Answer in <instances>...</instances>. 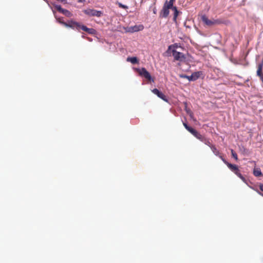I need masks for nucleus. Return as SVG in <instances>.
Here are the masks:
<instances>
[{
  "instance_id": "a878e982",
  "label": "nucleus",
  "mask_w": 263,
  "mask_h": 263,
  "mask_svg": "<svg viewBox=\"0 0 263 263\" xmlns=\"http://www.w3.org/2000/svg\"><path fill=\"white\" fill-rule=\"evenodd\" d=\"M205 137L204 136H203L202 135H201L200 137H198V139L199 140H200L201 141H202V142H203L204 140L205 139Z\"/></svg>"
},
{
  "instance_id": "f257e3e1",
  "label": "nucleus",
  "mask_w": 263,
  "mask_h": 263,
  "mask_svg": "<svg viewBox=\"0 0 263 263\" xmlns=\"http://www.w3.org/2000/svg\"><path fill=\"white\" fill-rule=\"evenodd\" d=\"M201 20L204 23V24L208 26H212L216 25H219L223 23V21L219 19H212L209 20L208 17L203 15L201 16Z\"/></svg>"
},
{
  "instance_id": "393cba45",
  "label": "nucleus",
  "mask_w": 263,
  "mask_h": 263,
  "mask_svg": "<svg viewBox=\"0 0 263 263\" xmlns=\"http://www.w3.org/2000/svg\"><path fill=\"white\" fill-rule=\"evenodd\" d=\"M238 177H239L242 180L245 181V179L244 177L240 174L239 171L236 174Z\"/></svg>"
},
{
  "instance_id": "ddd939ff",
  "label": "nucleus",
  "mask_w": 263,
  "mask_h": 263,
  "mask_svg": "<svg viewBox=\"0 0 263 263\" xmlns=\"http://www.w3.org/2000/svg\"><path fill=\"white\" fill-rule=\"evenodd\" d=\"M253 174L256 177H260L262 176V174L260 168H255L253 171Z\"/></svg>"
},
{
  "instance_id": "2eb2a0df",
  "label": "nucleus",
  "mask_w": 263,
  "mask_h": 263,
  "mask_svg": "<svg viewBox=\"0 0 263 263\" xmlns=\"http://www.w3.org/2000/svg\"><path fill=\"white\" fill-rule=\"evenodd\" d=\"M127 61L130 62L133 64L138 63V60L136 57H128L127 58Z\"/></svg>"
},
{
  "instance_id": "a211bd4d",
  "label": "nucleus",
  "mask_w": 263,
  "mask_h": 263,
  "mask_svg": "<svg viewBox=\"0 0 263 263\" xmlns=\"http://www.w3.org/2000/svg\"><path fill=\"white\" fill-rule=\"evenodd\" d=\"M164 7H166V8H167L168 9H173V8L175 6H173V5L171 4L169 2H168L167 1H166L164 5Z\"/></svg>"
},
{
  "instance_id": "423d86ee",
  "label": "nucleus",
  "mask_w": 263,
  "mask_h": 263,
  "mask_svg": "<svg viewBox=\"0 0 263 263\" xmlns=\"http://www.w3.org/2000/svg\"><path fill=\"white\" fill-rule=\"evenodd\" d=\"M172 52L176 61H183L185 59L184 54L182 52H178L175 49L172 50Z\"/></svg>"
},
{
  "instance_id": "1a4fd4ad",
  "label": "nucleus",
  "mask_w": 263,
  "mask_h": 263,
  "mask_svg": "<svg viewBox=\"0 0 263 263\" xmlns=\"http://www.w3.org/2000/svg\"><path fill=\"white\" fill-rule=\"evenodd\" d=\"M81 26V24L79 23L74 22V21H70L68 23H67V27H70L72 29H76L78 30H80Z\"/></svg>"
},
{
  "instance_id": "9b49d317",
  "label": "nucleus",
  "mask_w": 263,
  "mask_h": 263,
  "mask_svg": "<svg viewBox=\"0 0 263 263\" xmlns=\"http://www.w3.org/2000/svg\"><path fill=\"white\" fill-rule=\"evenodd\" d=\"M80 29H82V30L87 32L88 33L90 34H95L96 33V31L95 29L93 28H87L86 26H84L83 25H81Z\"/></svg>"
},
{
  "instance_id": "f3484780",
  "label": "nucleus",
  "mask_w": 263,
  "mask_h": 263,
  "mask_svg": "<svg viewBox=\"0 0 263 263\" xmlns=\"http://www.w3.org/2000/svg\"><path fill=\"white\" fill-rule=\"evenodd\" d=\"M143 26L142 25L137 26L135 25L132 27V31L136 32L143 30Z\"/></svg>"
},
{
  "instance_id": "412c9836",
  "label": "nucleus",
  "mask_w": 263,
  "mask_h": 263,
  "mask_svg": "<svg viewBox=\"0 0 263 263\" xmlns=\"http://www.w3.org/2000/svg\"><path fill=\"white\" fill-rule=\"evenodd\" d=\"M61 13H62L68 16H70V15L71 14V13L70 11H69L68 10H67L66 9H64L62 10V11H61Z\"/></svg>"
},
{
  "instance_id": "aec40b11",
  "label": "nucleus",
  "mask_w": 263,
  "mask_h": 263,
  "mask_svg": "<svg viewBox=\"0 0 263 263\" xmlns=\"http://www.w3.org/2000/svg\"><path fill=\"white\" fill-rule=\"evenodd\" d=\"M205 144L208 145L210 148L211 147V146H213V145L212 144L211 142L209 139H207L206 138H205L203 142Z\"/></svg>"
},
{
  "instance_id": "2f4dec72",
  "label": "nucleus",
  "mask_w": 263,
  "mask_h": 263,
  "mask_svg": "<svg viewBox=\"0 0 263 263\" xmlns=\"http://www.w3.org/2000/svg\"><path fill=\"white\" fill-rule=\"evenodd\" d=\"M174 1L175 0H170L169 2L172 5H173Z\"/></svg>"
},
{
  "instance_id": "c756f323",
  "label": "nucleus",
  "mask_w": 263,
  "mask_h": 263,
  "mask_svg": "<svg viewBox=\"0 0 263 263\" xmlns=\"http://www.w3.org/2000/svg\"><path fill=\"white\" fill-rule=\"evenodd\" d=\"M240 150L242 153H245L247 149L244 147H242Z\"/></svg>"
},
{
  "instance_id": "5701e85b",
  "label": "nucleus",
  "mask_w": 263,
  "mask_h": 263,
  "mask_svg": "<svg viewBox=\"0 0 263 263\" xmlns=\"http://www.w3.org/2000/svg\"><path fill=\"white\" fill-rule=\"evenodd\" d=\"M54 7L60 12H61V11L63 9L60 5H54Z\"/></svg>"
},
{
  "instance_id": "f03ea898",
  "label": "nucleus",
  "mask_w": 263,
  "mask_h": 263,
  "mask_svg": "<svg viewBox=\"0 0 263 263\" xmlns=\"http://www.w3.org/2000/svg\"><path fill=\"white\" fill-rule=\"evenodd\" d=\"M136 71L140 76L144 77L149 81L154 82V79H152L150 73L145 68H137Z\"/></svg>"
},
{
  "instance_id": "cd10ccee",
  "label": "nucleus",
  "mask_w": 263,
  "mask_h": 263,
  "mask_svg": "<svg viewBox=\"0 0 263 263\" xmlns=\"http://www.w3.org/2000/svg\"><path fill=\"white\" fill-rule=\"evenodd\" d=\"M175 47H177V46H175V45H170V46H168V49H167V51L168 52L170 50H171V49L172 48V47H175Z\"/></svg>"
},
{
  "instance_id": "6ab92c4d",
  "label": "nucleus",
  "mask_w": 263,
  "mask_h": 263,
  "mask_svg": "<svg viewBox=\"0 0 263 263\" xmlns=\"http://www.w3.org/2000/svg\"><path fill=\"white\" fill-rule=\"evenodd\" d=\"M232 156L235 159L236 161L238 160V157L237 154L234 152L233 149H231Z\"/></svg>"
},
{
  "instance_id": "9d476101",
  "label": "nucleus",
  "mask_w": 263,
  "mask_h": 263,
  "mask_svg": "<svg viewBox=\"0 0 263 263\" xmlns=\"http://www.w3.org/2000/svg\"><path fill=\"white\" fill-rule=\"evenodd\" d=\"M183 125L186 130L191 133L196 138L197 137L199 133L196 130L189 126L186 123H183Z\"/></svg>"
},
{
  "instance_id": "4be33fe9",
  "label": "nucleus",
  "mask_w": 263,
  "mask_h": 263,
  "mask_svg": "<svg viewBox=\"0 0 263 263\" xmlns=\"http://www.w3.org/2000/svg\"><path fill=\"white\" fill-rule=\"evenodd\" d=\"M57 20L58 21V22L59 23H60V24H62V25H64L65 27L67 26V23H66V22H64V21H62V18H57Z\"/></svg>"
},
{
  "instance_id": "bb28decb",
  "label": "nucleus",
  "mask_w": 263,
  "mask_h": 263,
  "mask_svg": "<svg viewBox=\"0 0 263 263\" xmlns=\"http://www.w3.org/2000/svg\"><path fill=\"white\" fill-rule=\"evenodd\" d=\"M119 6L120 7V8H127V6H125V5H124L123 4H122L121 3H119Z\"/></svg>"
},
{
  "instance_id": "6e6552de",
  "label": "nucleus",
  "mask_w": 263,
  "mask_h": 263,
  "mask_svg": "<svg viewBox=\"0 0 263 263\" xmlns=\"http://www.w3.org/2000/svg\"><path fill=\"white\" fill-rule=\"evenodd\" d=\"M152 92L159 98H161L165 102H168L167 97L163 94L162 92L160 91L158 89L155 88L152 90Z\"/></svg>"
},
{
  "instance_id": "7c9ffc66",
  "label": "nucleus",
  "mask_w": 263,
  "mask_h": 263,
  "mask_svg": "<svg viewBox=\"0 0 263 263\" xmlns=\"http://www.w3.org/2000/svg\"><path fill=\"white\" fill-rule=\"evenodd\" d=\"M78 3H84L85 2V0H78Z\"/></svg>"
},
{
  "instance_id": "39448f33",
  "label": "nucleus",
  "mask_w": 263,
  "mask_h": 263,
  "mask_svg": "<svg viewBox=\"0 0 263 263\" xmlns=\"http://www.w3.org/2000/svg\"><path fill=\"white\" fill-rule=\"evenodd\" d=\"M220 158L227 165L229 169L236 174L239 171L238 167L235 164H232L228 162L222 156H220Z\"/></svg>"
},
{
  "instance_id": "72a5a7b5",
  "label": "nucleus",
  "mask_w": 263,
  "mask_h": 263,
  "mask_svg": "<svg viewBox=\"0 0 263 263\" xmlns=\"http://www.w3.org/2000/svg\"><path fill=\"white\" fill-rule=\"evenodd\" d=\"M258 193L259 195H261V196H263V194H262L261 192L258 191Z\"/></svg>"
},
{
  "instance_id": "c85d7f7f",
  "label": "nucleus",
  "mask_w": 263,
  "mask_h": 263,
  "mask_svg": "<svg viewBox=\"0 0 263 263\" xmlns=\"http://www.w3.org/2000/svg\"><path fill=\"white\" fill-rule=\"evenodd\" d=\"M259 189L262 192H263V184H260L259 185Z\"/></svg>"
},
{
  "instance_id": "473e14b6",
  "label": "nucleus",
  "mask_w": 263,
  "mask_h": 263,
  "mask_svg": "<svg viewBox=\"0 0 263 263\" xmlns=\"http://www.w3.org/2000/svg\"><path fill=\"white\" fill-rule=\"evenodd\" d=\"M201 135L199 133H198V136H197V137L196 138L198 139V137H200V136H201Z\"/></svg>"
},
{
  "instance_id": "4468645a",
  "label": "nucleus",
  "mask_w": 263,
  "mask_h": 263,
  "mask_svg": "<svg viewBox=\"0 0 263 263\" xmlns=\"http://www.w3.org/2000/svg\"><path fill=\"white\" fill-rule=\"evenodd\" d=\"M174 12V17H173V20L174 22H176V20H177V17L179 13V12L178 11L177 9V7L176 6H175L173 8V9H172Z\"/></svg>"
},
{
  "instance_id": "f8f14e48",
  "label": "nucleus",
  "mask_w": 263,
  "mask_h": 263,
  "mask_svg": "<svg viewBox=\"0 0 263 263\" xmlns=\"http://www.w3.org/2000/svg\"><path fill=\"white\" fill-rule=\"evenodd\" d=\"M169 12V9L163 6L161 12L162 17H166L168 15Z\"/></svg>"
},
{
  "instance_id": "0eeeda50",
  "label": "nucleus",
  "mask_w": 263,
  "mask_h": 263,
  "mask_svg": "<svg viewBox=\"0 0 263 263\" xmlns=\"http://www.w3.org/2000/svg\"><path fill=\"white\" fill-rule=\"evenodd\" d=\"M262 68H263V61L261 62L258 63L257 64V70L256 72L257 76L259 78L260 80L263 83V73H262Z\"/></svg>"
},
{
  "instance_id": "dca6fc26",
  "label": "nucleus",
  "mask_w": 263,
  "mask_h": 263,
  "mask_svg": "<svg viewBox=\"0 0 263 263\" xmlns=\"http://www.w3.org/2000/svg\"><path fill=\"white\" fill-rule=\"evenodd\" d=\"M211 149L215 155L218 156L219 157L220 156H221L219 151L216 148V147L214 145L211 146Z\"/></svg>"
},
{
  "instance_id": "7ed1b4c3",
  "label": "nucleus",
  "mask_w": 263,
  "mask_h": 263,
  "mask_svg": "<svg viewBox=\"0 0 263 263\" xmlns=\"http://www.w3.org/2000/svg\"><path fill=\"white\" fill-rule=\"evenodd\" d=\"M202 74V72L201 71H197L193 72L191 76H186L185 74L180 75V77L182 78H185L189 80V81H195L197 80L201 75Z\"/></svg>"
},
{
  "instance_id": "b1692460",
  "label": "nucleus",
  "mask_w": 263,
  "mask_h": 263,
  "mask_svg": "<svg viewBox=\"0 0 263 263\" xmlns=\"http://www.w3.org/2000/svg\"><path fill=\"white\" fill-rule=\"evenodd\" d=\"M238 177H239L242 180L245 181V179L244 177L240 174L239 171L236 174Z\"/></svg>"
},
{
  "instance_id": "20e7f679",
  "label": "nucleus",
  "mask_w": 263,
  "mask_h": 263,
  "mask_svg": "<svg viewBox=\"0 0 263 263\" xmlns=\"http://www.w3.org/2000/svg\"><path fill=\"white\" fill-rule=\"evenodd\" d=\"M84 13L89 16L100 17L103 13L101 11H98L93 9H87L83 11Z\"/></svg>"
}]
</instances>
